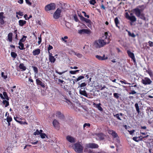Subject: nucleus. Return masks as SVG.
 <instances>
[{
	"label": "nucleus",
	"instance_id": "obj_1",
	"mask_svg": "<svg viewBox=\"0 0 153 153\" xmlns=\"http://www.w3.org/2000/svg\"><path fill=\"white\" fill-rule=\"evenodd\" d=\"M145 8V7L143 5L139 6L137 8L134 9V12L136 16L144 21H146V18L145 15L141 13V12L143 11Z\"/></svg>",
	"mask_w": 153,
	"mask_h": 153
},
{
	"label": "nucleus",
	"instance_id": "obj_2",
	"mask_svg": "<svg viewBox=\"0 0 153 153\" xmlns=\"http://www.w3.org/2000/svg\"><path fill=\"white\" fill-rule=\"evenodd\" d=\"M109 43L108 41H106L102 38L98 40L95 41L94 43V45L96 48H99Z\"/></svg>",
	"mask_w": 153,
	"mask_h": 153
},
{
	"label": "nucleus",
	"instance_id": "obj_3",
	"mask_svg": "<svg viewBox=\"0 0 153 153\" xmlns=\"http://www.w3.org/2000/svg\"><path fill=\"white\" fill-rule=\"evenodd\" d=\"M125 17L130 21V24L132 25L134 22V9L129 10L125 13Z\"/></svg>",
	"mask_w": 153,
	"mask_h": 153
},
{
	"label": "nucleus",
	"instance_id": "obj_4",
	"mask_svg": "<svg viewBox=\"0 0 153 153\" xmlns=\"http://www.w3.org/2000/svg\"><path fill=\"white\" fill-rule=\"evenodd\" d=\"M108 133L111 135L113 138L116 141V144H119L120 143L119 137L116 131L112 130H108Z\"/></svg>",
	"mask_w": 153,
	"mask_h": 153
},
{
	"label": "nucleus",
	"instance_id": "obj_5",
	"mask_svg": "<svg viewBox=\"0 0 153 153\" xmlns=\"http://www.w3.org/2000/svg\"><path fill=\"white\" fill-rule=\"evenodd\" d=\"M74 150L78 153H81L82 152L83 147L80 144L76 143L74 144Z\"/></svg>",
	"mask_w": 153,
	"mask_h": 153
},
{
	"label": "nucleus",
	"instance_id": "obj_6",
	"mask_svg": "<svg viewBox=\"0 0 153 153\" xmlns=\"http://www.w3.org/2000/svg\"><path fill=\"white\" fill-rule=\"evenodd\" d=\"M56 5L54 3H51L46 5L45 7V10L48 11L55 9Z\"/></svg>",
	"mask_w": 153,
	"mask_h": 153
},
{
	"label": "nucleus",
	"instance_id": "obj_7",
	"mask_svg": "<svg viewBox=\"0 0 153 153\" xmlns=\"http://www.w3.org/2000/svg\"><path fill=\"white\" fill-rule=\"evenodd\" d=\"M141 82L144 85H147L150 84L152 82L149 78L145 77L142 79Z\"/></svg>",
	"mask_w": 153,
	"mask_h": 153
},
{
	"label": "nucleus",
	"instance_id": "obj_8",
	"mask_svg": "<svg viewBox=\"0 0 153 153\" xmlns=\"http://www.w3.org/2000/svg\"><path fill=\"white\" fill-rule=\"evenodd\" d=\"M61 12V10L59 8L57 9L54 13L53 15V18L55 19H58L60 17Z\"/></svg>",
	"mask_w": 153,
	"mask_h": 153
},
{
	"label": "nucleus",
	"instance_id": "obj_9",
	"mask_svg": "<svg viewBox=\"0 0 153 153\" xmlns=\"http://www.w3.org/2000/svg\"><path fill=\"white\" fill-rule=\"evenodd\" d=\"M109 33L110 34V33L109 32H105L104 35L102 36V38L104 40H106V41H108L109 43L110 42V36L109 35Z\"/></svg>",
	"mask_w": 153,
	"mask_h": 153
},
{
	"label": "nucleus",
	"instance_id": "obj_10",
	"mask_svg": "<svg viewBox=\"0 0 153 153\" xmlns=\"http://www.w3.org/2000/svg\"><path fill=\"white\" fill-rule=\"evenodd\" d=\"M97 139L98 140H102L104 139L105 135L102 133H99L96 134Z\"/></svg>",
	"mask_w": 153,
	"mask_h": 153
},
{
	"label": "nucleus",
	"instance_id": "obj_11",
	"mask_svg": "<svg viewBox=\"0 0 153 153\" xmlns=\"http://www.w3.org/2000/svg\"><path fill=\"white\" fill-rule=\"evenodd\" d=\"M87 147L91 149H95L98 148L99 146L95 143H89L87 145Z\"/></svg>",
	"mask_w": 153,
	"mask_h": 153
},
{
	"label": "nucleus",
	"instance_id": "obj_12",
	"mask_svg": "<svg viewBox=\"0 0 153 153\" xmlns=\"http://www.w3.org/2000/svg\"><path fill=\"white\" fill-rule=\"evenodd\" d=\"M67 140L71 143H74L75 142V140L74 138L70 136H68L66 137Z\"/></svg>",
	"mask_w": 153,
	"mask_h": 153
},
{
	"label": "nucleus",
	"instance_id": "obj_13",
	"mask_svg": "<svg viewBox=\"0 0 153 153\" xmlns=\"http://www.w3.org/2000/svg\"><path fill=\"white\" fill-rule=\"evenodd\" d=\"M83 89L82 88H81V89H80L79 91V92L80 94L82 95L85 97H88V95L86 91L85 90V89L84 88L83 90L82 89Z\"/></svg>",
	"mask_w": 153,
	"mask_h": 153
},
{
	"label": "nucleus",
	"instance_id": "obj_14",
	"mask_svg": "<svg viewBox=\"0 0 153 153\" xmlns=\"http://www.w3.org/2000/svg\"><path fill=\"white\" fill-rule=\"evenodd\" d=\"M134 137H133L132 138H129L128 140V143L129 144L131 148H133L134 146Z\"/></svg>",
	"mask_w": 153,
	"mask_h": 153
},
{
	"label": "nucleus",
	"instance_id": "obj_15",
	"mask_svg": "<svg viewBox=\"0 0 153 153\" xmlns=\"http://www.w3.org/2000/svg\"><path fill=\"white\" fill-rule=\"evenodd\" d=\"M53 124L56 128H59V123L57 120L56 119L54 120L53 121Z\"/></svg>",
	"mask_w": 153,
	"mask_h": 153
},
{
	"label": "nucleus",
	"instance_id": "obj_16",
	"mask_svg": "<svg viewBox=\"0 0 153 153\" xmlns=\"http://www.w3.org/2000/svg\"><path fill=\"white\" fill-rule=\"evenodd\" d=\"M41 52L40 50L39 49H37L33 51L32 52L33 55L34 56L39 55Z\"/></svg>",
	"mask_w": 153,
	"mask_h": 153
},
{
	"label": "nucleus",
	"instance_id": "obj_17",
	"mask_svg": "<svg viewBox=\"0 0 153 153\" xmlns=\"http://www.w3.org/2000/svg\"><path fill=\"white\" fill-rule=\"evenodd\" d=\"M93 105L95 106L96 107V108H97V109L99 111H103V109L102 108V107L100 106L101 105V104L100 103H99L98 104H96L95 103H93Z\"/></svg>",
	"mask_w": 153,
	"mask_h": 153
},
{
	"label": "nucleus",
	"instance_id": "obj_18",
	"mask_svg": "<svg viewBox=\"0 0 153 153\" xmlns=\"http://www.w3.org/2000/svg\"><path fill=\"white\" fill-rule=\"evenodd\" d=\"M127 53L128 56L131 58L133 62H134V54L133 53L131 52L129 50L127 51Z\"/></svg>",
	"mask_w": 153,
	"mask_h": 153
},
{
	"label": "nucleus",
	"instance_id": "obj_19",
	"mask_svg": "<svg viewBox=\"0 0 153 153\" xmlns=\"http://www.w3.org/2000/svg\"><path fill=\"white\" fill-rule=\"evenodd\" d=\"M96 58L100 60H104L107 59V57H105V56L104 55L103 56H101L97 55L96 56Z\"/></svg>",
	"mask_w": 153,
	"mask_h": 153
},
{
	"label": "nucleus",
	"instance_id": "obj_20",
	"mask_svg": "<svg viewBox=\"0 0 153 153\" xmlns=\"http://www.w3.org/2000/svg\"><path fill=\"white\" fill-rule=\"evenodd\" d=\"M71 52L72 54L76 56L79 58H81L82 57V55L80 53L75 52V51H72Z\"/></svg>",
	"mask_w": 153,
	"mask_h": 153
},
{
	"label": "nucleus",
	"instance_id": "obj_21",
	"mask_svg": "<svg viewBox=\"0 0 153 153\" xmlns=\"http://www.w3.org/2000/svg\"><path fill=\"white\" fill-rule=\"evenodd\" d=\"M19 67L20 69L22 70V71H25L26 69V67L24 66V65L23 63L20 64Z\"/></svg>",
	"mask_w": 153,
	"mask_h": 153
},
{
	"label": "nucleus",
	"instance_id": "obj_22",
	"mask_svg": "<svg viewBox=\"0 0 153 153\" xmlns=\"http://www.w3.org/2000/svg\"><path fill=\"white\" fill-rule=\"evenodd\" d=\"M26 23V22L24 20H20L19 21V25L21 27H22Z\"/></svg>",
	"mask_w": 153,
	"mask_h": 153
},
{
	"label": "nucleus",
	"instance_id": "obj_23",
	"mask_svg": "<svg viewBox=\"0 0 153 153\" xmlns=\"http://www.w3.org/2000/svg\"><path fill=\"white\" fill-rule=\"evenodd\" d=\"M14 120L17 122L18 123H20V124H24V122H23L21 121L17 120V119L21 120L22 119L21 118H20L19 117H14Z\"/></svg>",
	"mask_w": 153,
	"mask_h": 153
},
{
	"label": "nucleus",
	"instance_id": "obj_24",
	"mask_svg": "<svg viewBox=\"0 0 153 153\" xmlns=\"http://www.w3.org/2000/svg\"><path fill=\"white\" fill-rule=\"evenodd\" d=\"M56 116L60 119L63 118V114L59 111L57 112L56 113Z\"/></svg>",
	"mask_w": 153,
	"mask_h": 153
},
{
	"label": "nucleus",
	"instance_id": "obj_25",
	"mask_svg": "<svg viewBox=\"0 0 153 153\" xmlns=\"http://www.w3.org/2000/svg\"><path fill=\"white\" fill-rule=\"evenodd\" d=\"M8 39L10 42H11L12 40L13 34L11 33H9L8 35Z\"/></svg>",
	"mask_w": 153,
	"mask_h": 153
},
{
	"label": "nucleus",
	"instance_id": "obj_26",
	"mask_svg": "<svg viewBox=\"0 0 153 153\" xmlns=\"http://www.w3.org/2000/svg\"><path fill=\"white\" fill-rule=\"evenodd\" d=\"M143 139V137L142 136H140L138 137H134V141L136 142H138L139 141L142 140Z\"/></svg>",
	"mask_w": 153,
	"mask_h": 153
},
{
	"label": "nucleus",
	"instance_id": "obj_27",
	"mask_svg": "<svg viewBox=\"0 0 153 153\" xmlns=\"http://www.w3.org/2000/svg\"><path fill=\"white\" fill-rule=\"evenodd\" d=\"M49 60L51 63H54L56 61V59L54 56H53L49 57Z\"/></svg>",
	"mask_w": 153,
	"mask_h": 153
},
{
	"label": "nucleus",
	"instance_id": "obj_28",
	"mask_svg": "<svg viewBox=\"0 0 153 153\" xmlns=\"http://www.w3.org/2000/svg\"><path fill=\"white\" fill-rule=\"evenodd\" d=\"M3 94L4 96V99H6L7 100H9V98L8 95H7V93L6 92L4 91L3 92Z\"/></svg>",
	"mask_w": 153,
	"mask_h": 153
},
{
	"label": "nucleus",
	"instance_id": "obj_29",
	"mask_svg": "<svg viewBox=\"0 0 153 153\" xmlns=\"http://www.w3.org/2000/svg\"><path fill=\"white\" fill-rule=\"evenodd\" d=\"M19 44L20 45V46H19L18 48H19L21 50H22L24 49V44L21 42H19Z\"/></svg>",
	"mask_w": 153,
	"mask_h": 153
},
{
	"label": "nucleus",
	"instance_id": "obj_30",
	"mask_svg": "<svg viewBox=\"0 0 153 153\" xmlns=\"http://www.w3.org/2000/svg\"><path fill=\"white\" fill-rule=\"evenodd\" d=\"M8 100H3V103L4 104H5V107H7L9 105V102L8 101Z\"/></svg>",
	"mask_w": 153,
	"mask_h": 153
},
{
	"label": "nucleus",
	"instance_id": "obj_31",
	"mask_svg": "<svg viewBox=\"0 0 153 153\" xmlns=\"http://www.w3.org/2000/svg\"><path fill=\"white\" fill-rule=\"evenodd\" d=\"M134 105L135 107L137 112L138 114H139L140 112V109L138 104L137 103H136Z\"/></svg>",
	"mask_w": 153,
	"mask_h": 153
},
{
	"label": "nucleus",
	"instance_id": "obj_32",
	"mask_svg": "<svg viewBox=\"0 0 153 153\" xmlns=\"http://www.w3.org/2000/svg\"><path fill=\"white\" fill-rule=\"evenodd\" d=\"M40 137L42 139H44L46 137L48 138L46 134L44 133H41L40 134Z\"/></svg>",
	"mask_w": 153,
	"mask_h": 153
},
{
	"label": "nucleus",
	"instance_id": "obj_33",
	"mask_svg": "<svg viewBox=\"0 0 153 153\" xmlns=\"http://www.w3.org/2000/svg\"><path fill=\"white\" fill-rule=\"evenodd\" d=\"M85 33L87 34L88 35H90L91 33V30L89 29H85Z\"/></svg>",
	"mask_w": 153,
	"mask_h": 153
},
{
	"label": "nucleus",
	"instance_id": "obj_34",
	"mask_svg": "<svg viewBox=\"0 0 153 153\" xmlns=\"http://www.w3.org/2000/svg\"><path fill=\"white\" fill-rule=\"evenodd\" d=\"M6 120L7 122H10L12 121V119L11 116L8 115L7 117Z\"/></svg>",
	"mask_w": 153,
	"mask_h": 153
},
{
	"label": "nucleus",
	"instance_id": "obj_35",
	"mask_svg": "<svg viewBox=\"0 0 153 153\" xmlns=\"http://www.w3.org/2000/svg\"><path fill=\"white\" fill-rule=\"evenodd\" d=\"M11 55L12 57L15 59L17 56V54L15 53L12 52L11 53Z\"/></svg>",
	"mask_w": 153,
	"mask_h": 153
},
{
	"label": "nucleus",
	"instance_id": "obj_36",
	"mask_svg": "<svg viewBox=\"0 0 153 153\" xmlns=\"http://www.w3.org/2000/svg\"><path fill=\"white\" fill-rule=\"evenodd\" d=\"M32 68H33V71L35 74H37L38 72L37 68L35 66H32Z\"/></svg>",
	"mask_w": 153,
	"mask_h": 153
},
{
	"label": "nucleus",
	"instance_id": "obj_37",
	"mask_svg": "<svg viewBox=\"0 0 153 153\" xmlns=\"http://www.w3.org/2000/svg\"><path fill=\"white\" fill-rule=\"evenodd\" d=\"M26 38H27V36H23V37L20 39L19 42H24Z\"/></svg>",
	"mask_w": 153,
	"mask_h": 153
},
{
	"label": "nucleus",
	"instance_id": "obj_38",
	"mask_svg": "<svg viewBox=\"0 0 153 153\" xmlns=\"http://www.w3.org/2000/svg\"><path fill=\"white\" fill-rule=\"evenodd\" d=\"M79 71V70H76V71H69V73L71 74H76V73L78 72Z\"/></svg>",
	"mask_w": 153,
	"mask_h": 153
},
{
	"label": "nucleus",
	"instance_id": "obj_39",
	"mask_svg": "<svg viewBox=\"0 0 153 153\" xmlns=\"http://www.w3.org/2000/svg\"><path fill=\"white\" fill-rule=\"evenodd\" d=\"M120 94L117 93H115L113 94V96L114 97L118 99L119 97Z\"/></svg>",
	"mask_w": 153,
	"mask_h": 153
},
{
	"label": "nucleus",
	"instance_id": "obj_40",
	"mask_svg": "<svg viewBox=\"0 0 153 153\" xmlns=\"http://www.w3.org/2000/svg\"><path fill=\"white\" fill-rule=\"evenodd\" d=\"M84 78V77L82 76H80L78 77V78L77 79H76V80H75V82H76L80 80L81 79Z\"/></svg>",
	"mask_w": 153,
	"mask_h": 153
},
{
	"label": "nucleus",
	"instance_id": "obj_41",
	"mask_svg": "<svg viewBox=\"0 0 153 153\" xmlns=\"http://www.w3.org/2000/svg\"><path fill=\"white\" fill-rule=\"evenodd\" d=\"M147 112L149 114V113L150 112V114L152 113V112H153V110L151 109V108L150 107H148L147 109H146Z\"/></svg>",
	"mask_w": 153,
	"mask_h": 153
},
{
	"label": "nucleus",
	"instance_id": "obj_42",
	"mask_svg": "<svg viewBox=\"0 0 153 153\" xmlns=\"http://www.w3.org/2000/svg\"><path fill=\"white\" fill-rule=\"evenodd\" d=\"M114 22L117 27L118 26V25L119 23L118 19L117 17L116 18L114 19Z\"/></svg>",
	"mask_w": 153,
	"mask_h": 153
},
{
	"label": "nucleus",
	"instance_id": "obj_43",
	"mask_svg": "<svg viewBox=\"0 0 153 153\" xmlns=\"http://www.w3.org/2000/svg\"><path fill=\"white\" fill-rule=\"evenodd\" d=\"M113 116L114 117H116L118 120H121V119H120V114H113Z\"/></svg>",
	"mask_w": 153,
	"mask_h": 153
},
{
	"label": "nucleus",
	"instance_id": "obj_44",
	"mask_svg": "<svg viewBox=\"0 0 153 153\" xmlns=\"http://www.w3.org/2000/svg\"><path fill=\"white\" fill-rule=\"evenodd\" d=\"M41 80L42 79L39 78H37L36 79V83L37 85H39L42 82Z\"/></svg>",
	"mask_w": 153,
	"mask_h": 153
},
{
	"label": "nucleus",
	"instance_id": "obj_45",
	"mask_svg": "<svg viewBox=\"0 0 153 153\" xmlns=\"http://www.w3.org/2000/svg\"><path fill=\"white\" fill-rule=\"evenodd\" d=\"M68 39V37L67 36H65L63 38L62 37L61 39L62 41H64L66 43L67 42V40H65V39Z\"/></svg>",
	"mask_w": 153,
	"mask_h": 153
},
{
	"label": "nucleus",
	"instance_id": "obj_46",
	"mask_svg": "<svg viewBox=\"0 0 153 153\" xmlns=\"http://www.w3.org/2000/svg\"><path fill=\"white\" fill-rule=\"evenodd\" d=\"M85 29H82L78 30V33L80 34L84 33Z\"/></svg>",
	"mask_w": 153,
	"mask_h": 153
},
{
	"label": "nucleus",
	"instance_id": "obj_47",
	"mask_svg": "<svg viewBox=\"0 0 153 153\" xmlns=\"http://www.w3.org/2000/svg\"><path fill=\"white\" fill-rule=\"evenodd\" d=\"M4 72H2L1 73V76L2 77H3L4 79H5L7 78V75H4Z\"/></svg>",
	"mask_w": 153,
	"mask_h": 153
},
{
	"label": "nucleus",
	"instance_id": "obj_48",
	"mask_svg": "<svg viewBox=\"0 0 153 153\" xmlns=\"http://www.w3.org/2000/svg\"><path fill=\"white\" fill-rule=\"evenodd\" d=\"M38 142V140L35 141V142H33L32 140H31L30 143L32 145H35L37 144Z\"/></svg>",
	"mask_w": 153,
	"mask_h": 153
},
{
	"label": "nucleus",
	"instance_id": "obj_49",
	"mask_svg": "<svg viewBox=\"0 0 153 153\" xmlns=\"http://www.w3.org/2000/svg\"><path fill=\"white\" fill-rule=\"evenodd\" d=\"M40 135V134L39 132V131L37 129L36 131L33 133V135Z\"/></svg>",
	"mask_w": 153,
	"mask_h": 153
},
{
	"label": "nucleus",
	"instance_id": "obj_50",
	"mask_svg": "<svg viewBox=\"0 0 153 153\" xmlns=\"http://www.w3.org/2000/svg\"><path fill=\"white\" fill-rule=\"evenodd\" d=\"M16 13L17 14L21 16H22L23 15V13L22 12H21L20 11L16 12Z\"/></svg>",
	"mask_w": 153,
	"mask_h": 153
},
{
	"label": "nucleus",
	"instance_id": "obj_51",
	"mask_svg": "<svg viewBox=\"0 0 153 153\" xmlns=\"http://www.w3.org/2000/svg\"><path fill=\"white\" fill-rule=\"evenodd\" d=\"M4 13L3 12L0 13V19H3L5 18V17L3 16Z\"/></svg>",
	"mask_w": 153,
	"mask_h": 153
},
{
	"label": "nucleus",
	"instance_id": "obj_52",
	"mask_svg": "<svg viewBox=\"0 0 153 153\" xmlns=\"http://www.w3.org/2000/svg\"><path fill=\"white\" fill-rule=\"evenodd\" d=\"M96 3V1L95 0H91L90 1V3L93 5H94Z\"/></svg>",
	"mask_w": 153,
	"mask_h": 153
},
{
	"label": "nucleus",
	"instance_id": "obj_53",
	"mask_svg": "<svg viewBox=\"0 0 153 153\" xmlns=\"http://www.w3.org/2000/svg\"><path fill=\"white\" fill-rule=\"evenodd\" d=\"M74 20L76 22H79V20L78 19V18L76 15H75L74 16Z\"/></svg>",
	"mask_w": 153,
	"mask_h": 153
},
{
	"label": "nucleus",
	"instance_id": "obj_54",
	"mask_svg": "<svg viewBox=\"0 0 153 153\" xmlns=\"http://www.w3.org/2000/svg\"><path fill=\"white\" fill-rule=\"evenodd\" d=\"M128 34L129 36L134 37V33H131L130 31H128Z\"/></svg>",
	"mask_w": 153,
	"mask_h": 153
},
{
	"label": "nucleus",
	"instance_id": "obj_55",
	"mask_svg": "<svg viewBox=\"0 0 153 153\" xmlns=\"http://www.w3.org/2000/svg\"><path fill=\"white\" fill-rule=\"evenodd\" d=\"M148 73L150 76L152 78H153V74L152 72L151 71H149L148 72Z\"/></svg>",
	"mask_w": 153,
	"mask_h": 153
},
{
	"label": "nucleus",
	"instance_id": "obj_56",
	"mask_svg": "<svg viewBox=\"0 0 153 153\" xmlns=\"http://www.w3.org/2000/svg\"><path fill=\"white\" fill-rule=\"evenodd\" d=\"M79 16L80 17V19L82 21H84L85 18L84 17H83L82 15H79Z\"/></svg>",
	"mask_w": 153,
	"mask_h": 153
},
{
	"label": "nucleus",
	"instance_id": "obj_57",
	"mask_svg": "<svg viewBox=\"0 0 153 153\" xmlns=\"http://www.w3.org/2000/svg\"><path fill=\"white\" fill-rule=\"evenodd\" d=\"M90 126V124L89 123H85L83 126V128H84L86 126Z\"/></svg>",
	"mask_w": 153,
	"mask_h": 153
},
{
	"label": "nucleus",
	"instance_id": "obj_58",
	"mask_svg": "<svg viewBox=\"0 0 153 153\" xmlns=\"http://www.w3.org/2000/svg\"><path fill=\"white\" fill-rule=\"evenodd\" d=\"M66 71H64L63 72H58V71H56V72L58 74H59V75H62V74H63L65 73V72H66Z\"/></svg>",
	"mask_w": 153,
	"mask_h": 153
},
{
	"label": "nucleus",
	"instance_id": "obj_59",
	"mask_svg": "<svg viewBox=\"0 0 153 153\" xmlns=\"http://www.w3.org/2000/svg\"><path fill=\"white\" fill-rule=\"evenodd\" d=\"M84 21L86 23H90L91 22V21L88 19L85 18Z\"/></svg>",
	"mask_w": 153,
	"mask_h": 153
},
{
	"label": "nucleus",
	"instance_id": "obj_60",
	"mask_svg": "<svg viewBox=\"0 0 153 153\" xmlns=\"http://www.w3.org/2000/svg\"><path fill=\"white\" fill-rule=\"evenodd\" d=\"M148 43L149 44V46L150 47H152L153 46V42L149 41Z\"/></svg>",
	"mask_w": 153,
	"mask_h": 153
},
{
	"label": "nucleus",
	"instance_id": "obj_61",
	"mask_svg": "<svg viewBox=\"0 0 153 153\" xmlns=\"http://www.w3.org/2000/svg\"><path fill=\"white\" fill-rule=\"evenodd\" d=\"M86 85V84L85 82L82 83L80 85V87L82 88L83 87L85 86Z\"/></svg>",
	"mask_w": 153,
	"mask_h": 153
},
{
	"label": "nucleus",
	"instance_id": "obj_62",
	"mask_svg": "<svg viewBox=\"0 0 153 153\" xmlns=\"http://www.w3.org/2000/svg\"><path fill=\"white\" fill-rule=\"evenodd\" d=\"M82 13L84 14V16L85 17H87L88 18H89V16L88 15H87L86 14V13L84 11H82Z\"/></svg>",
	"mask_w": 153,
	"mask_h": 153
},
{
	"label": "nucleus",
	"instance_id": "obj_63",
	"mask_svg": "<svg viewBox=\"0 0 153 153\" xmlns=\"http://www.w3.org/2000/svg\"><path fill=\"white\" fill-rule=\"evenodd\" d=\"M39 85H41V86L43 88H44L45 87V85L44 83H43L42 82H41Z\"/></svg>",
	"mask_w": 153,
	"mask_h": 153
},
{
	"label": "nucleus",
	"instance_id": "obj_64",
	"mask_svg": "<svg viewBox=\"0 0 153 153\" xmlns=\"http://www.w3.org/2000/svg\"><path fill=\"white\" fill-rule=\"evenodd\" d=\"M53 48V47L51 45H49L48 47V51H49L50 50L52 49Z\"/></svg>",
	"mask_w": 153,
	"mask_h": 153
}]
</instances>
